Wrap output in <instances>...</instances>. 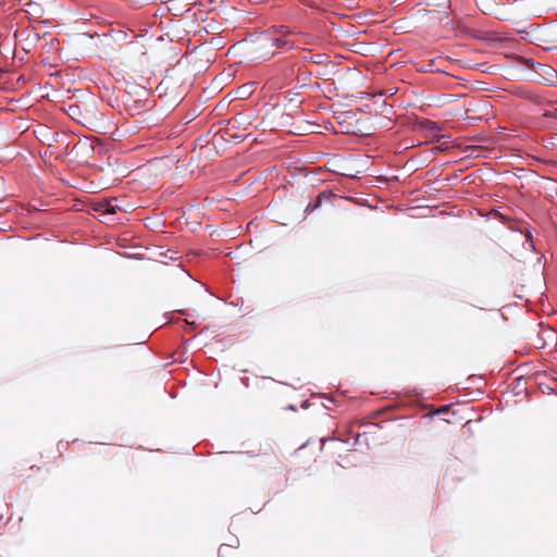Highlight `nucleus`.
Masks as SVG:
<instances>
[{
    "label": "nucleus",
    "instance_id": "f257e3e1",
    "mask_svg": "<svg viewBox=\"0 0 557 557\" xmlns=\"http://www.w3.org/2000/svg\"><path fill=\"white\" fill-rule=\"evenodd\" d=\"M290 30L287 26L271 27V48L272 50L290 51L295 48V42L289 39Z\"/></svg>",
    "mask_w": 557,
    "mask_h": 557
},
{
    "label": "nucleus",
    "instance_id": "f03ea898",
    "mask_svg": "<svg viewBox=\"0 0 557 557\" xmlns=\"http://www.w3.org/2000/svg\"><path fill=\"white\" fill-rule=\"evenodd\" d=\"M270 36H271V28H269L264 32L258 33V34H252L249 37L250 42L256 46V50L257 49L264 50L260 54V57L263 58L264 60H270L277 54V51L272 50V48H271Z\"/></svg>",
    "mask_w": 557,
    "mask_h": 557
},
{
    "label": "nucleus",
    "instance_id": "7ed1b4c3",
    "mask_svg": "<svg viewBox=\"0 0 557 557\" xmlns=\"http://www.w3.org/2000/svg\"><path fill=\"white\" fill-rule=\"evenodd\" d=\"M121 99L125 111L132 116L146 113L156 106V102H145V99H132L128 96H122Z\"/></svg>",
    "mask_w": 557,
    "mask_h": 557
},
{
    "label": "nucleus",
    "instance_id": "20e7f679",
    "mask_svg": "<svg viewBox=\"0 0 557 557\" xmlns=\"http://www.w3.org/2000/svg\"><path fill=\"white\" fill-rule=\"evenodd\" d=\"M38 134L39 140L49 147L53 146L54 144H59L60 146H62L64 144V140L69 138V136L65 133L52 131L47 127L40 128Z\"/></svg>",
    "mask_w": 557,
    "mask_h": 557
},
{
    "label": "nucleus",
    "instance_id": "39448f33",
    "mask_svg": "<svg viewBox=\"0 0 557 557\" xmlns=\"http://www.w3.org/2000/svg\"><path fill=\"white\" fill-rule=\"evenodd\" d=\"M456 29L465 37L473 38L483 42H490L493 40L488 33L474 29L465 23H458Z\"/></svg>",
    "mask_w": 557,
    "mask_h": 557
},
{
    "label": "nucleus",
    "instance_id": "423d86ee",
    "mask_svg": "<svg viewBox=\"0 0 557 557\" xmlns=\"http://www.w3.org/2000/svg\"><path fill=\"white\" fill-rule=\"evenodd\" d=\"M122 96H128L132 99H145V102H156L154 100L150 99L149 89L135 83L127 84Z\"/></svg>",
    "mask_w": 557,
    "mask_h": 557
},
{
    "label": "nucleus",
    "instance_id": "0eeeda50",
    "mask_svg": "<svg viewBox=\"0 0 557 557\" xmlns=\"http://www.w3.org/2000/svg\"><path fill=\"white\" fill-rule=\"evenodd\" d=\"M92 210L103 214H114L117 210H122V208L117 205L116 198H103L92 205Z\"/></svg>",
    "mask_w": 557,
    "mask_h": 557
},
{
    "label": "nucleus",
    "instance_id": "6e6552de",
    "mask_svg": "<svg viewBox=\"0 0 557 557\" xmlns=\"http://www.w3.org/2000/svg\"><path fill=\"white\" fill-rule=\"evenodd\" d=\"M418 128L421 131H425L429 133L432 137H436V140H440L438 134L442 131V127L440 123L432 121V120H420L417 124Z\"/></svg>",
    "mask_w": 557,
    "mask_h": 557
},
{
    "label": "nucleus",
    "instance_id": "1a4fd4ad",
    "mask_svg": "<svg viewBox=\"0 0 557 557\" xmlns=\"http://www.w3.org/2000/svg\"><path fill=\"white\" fill-rule=\"evenodd\" d=\"M66 114L75 122L85 124L86 114L83 113L82 108L77 103H70L65 109Z\"/></svg>",
    "mask_w": 557,
    "mask_h": 557
},
{
    "label": "nucleus",
    "instance_id": "9d476101",
    "mask_svg": "<svg viewBox=\"0 0 557 557\" xmlns=\"http://www.w3.org/2000/svg\"><path fill=\"white\" fill-rule=\"evenodd\" d=\"M321 67L318 69L314 73L315 77L324 78L333 75L335 73L336 64L333 61H324L323 64H319Z\"/></svg>",
    "mask_w": 557,
    "mask_h": 557
},
{
    "label": "nucleus",
    "instance_id": "9b49d317",
    "mask_svg": "<svg viewBox=\"0 0 557 557\" xmlns=\"http://www.w3.org/2000/svg\"><path fill=\"white\" fill-rule=\"evenodd\" d=\"M522 64H524L529 70H533L535 72H539L540 69L543 73L547 75H549L552 72H555V70L549 65L537 63L529 58H523Z\"/></svg>",
    "mask_w": 557,
    "mask_h": 557
},
{
    "label": "nucleus",
    "instance_id": "f8f14e48",
    "mask_svg": "<svg viewBox=\"0 0 557 557\" xmlns=\"http://www.w3.org/2000/svg\"><path fill=\"white\" fill-rule=\"evenodd\" d=\"M420 3L428 7H436L438 9H443L444 15H449L447 9L450 7V0H420Z\"/></svg>",
    "mask_w": 557,
    "mask_h": 557
},
{
    "label": "nucleus",
    "instance_id": "ddd939ff",
    "mask_svg": "<svg viewBox=\"0 0 557 557\" xmlns=\"http://www.w3.org/2000/svg\"><path fill=\"white\" fill-rule=\"evenodd\" d=\"M524 228L525 233L523 234L525 243L528 244L529 248L535 251V245L533 240V227L528 223L524 222Z\"/></svg>",
    "mask_w": 557,
    "mask_h": 557
},
{
    "label": "nucleus",
    "instance_id": "4468645a",
    "mask_svg": "<svg viewBox=\"0 0 557 557\" xmlns=\"http://www.w3.org/2000/svg\"><path fill=\"white\" fill-rule=\"evenodd\" d=\"M326 59H327V54H325V53H315L312 55H304L302 57L304 62H311L317 65L323 64Z\"/></svg>",
    "mask_w": 557,
    "mask_h": 557
},
{
    "label": "nucleus",
    "instance_id": "2eb2a0df",
    "mask_svg": "<svg viewBox=\"0 0 557 557\" xmlns=\"http://www.w3.org/2000/svg\"><path fill=\"white\" fill-rule=\"evenodd\" d=\"M322 205H323V202L321 201V199L315 197L314 199L310 200V202L307 205L304 212L306 215L311 214L312 212H314L315 210L321 208Z\"/></svg>",
    "mask_w": 557,
    "mask_h": 557
},
{
    "label": "nucleus",
    "instance_id": "dca6fc26",
    "mask_svg": "<svg viewBox=\"0 0 557 557\" xmlns=\"http://www.w3.org/2000/svg\"><path fill=\"white\" fill-rule=\"evenodd\" d=\"M299 97L300 92L294 90H289L286 95V99L290 104H294L295 108H298L299 104L301 103V100H298Z\"/></svg>",
    "mask_w": 557,
    "mask_h": 557
},
{
    "label": "nucleus",
    "instance_id": "f3484780",
    "mask_svg": "<svg viewBox=\"0 0 557 557\" xmlns=\"http://www.w3.org/2000/svg\"><path fill=\"white\" fill-rule=\"evenodd\" d=\"M317 197H318L319 199H321V201H322V202H324L325 200L331 201V199H332L333 197H335V194H334L331 189L326 188V189H324V190L320 191V193L317 195Z\"/></svg>",
    "mask_w": 557,
    "mask_h": 557
},
{
    "label": "nucleus",
    "instance_id": "a211bd4d",
    "mask_svg": "<svg viewBox=\"0 0 557 557\" xmlns=\"http://www.w3.org/2000/svg\"><path fill=\"white\" fill-rule=\"evenodd\" d=\"M478 7L483 13H486L487 9L495 3V0H475Z\"/></svg>",
    "mask_w": 557,
    "mask_h": 557
},
{
    "label": "nucleus",
    "instance_id": "6ab92c4d",
    "mask_svg": "<svg viewBox=\"0 0 557 557\" xmlns=\"http://www.w3.org/2000/svg\"><path fill=\"white\" fill-rule=\"evenodd\" d=\"M25 7H29L32 12L34 14H39L41 12V7L40 4L32 1V0H27L25 3H24Z\"/></svg>",
    "mask_w": 557,
    "mask_h": 557
},
{
    "label": "nucleus",
    "instance_id": "aec40b11",
    "mask_svg": "<svg viewBox=\"0 0 557 557\" xmlns=\"http://www.w3.org/2000/svg\"><path fill=\"white\" fill-rule=\"evenodd\" d=\"M187 227L191 233H196L201 227V223L198 221H190L187 222Z\"/></svg>",
    "mask_w": 557,
    "mask_h": 557
},
{
    "label": "nucleus",
    "instance_id": "412c9836",
    "mask_svg": "<svg viewBox=\"0 0 557 557\" xmlns=\"http://www.w3.org/2000/svg\"><path fill=\"white\" fill-rule=\"evenodd\" d=\"M525 99L534 102L535 104H542L543 103V98L539 95H534V94H530L528 96H525Z\"/></svg>",
    "mask_w": 557,
    "mask_h": 557
},
{
    "label": "nucleus",
    "instance_id": "4be33fe9",
    "mask_svg": "<svg viewBox=\"0 0 557 557\" xmlns=\"http://www.w3.org/2000/svg\"><path fill=\"white\" fill-rule=\"evenodd\" d=\"M449 408H450V405H443L438 409H436L432 413V416H438V414H442V413H446V412H448Z\"/></svg>",
    "mask_w": 557,
    "mask_h": 557
},
{
    "label": "nucleus",
    "instance_id": "5701e85b",
    "mask_svg": "<svg viewBox=\"0 0 557 557\" xmlns=\"http://www.w3.org/2000/svg\"><path fill=\"white\" fill-rule=\"evenodd\" d=\"M70 145H71V143H66V144L64 145V152H65L66 154H71V153H73V151L77 148V146L79 145V143H76V144H75L71 149H70Z\"/></svg>",
    "mask_w": 557,
    "mask_h": 557
},
{
    "label": "nucleus",
    "instance_id": "b1692460",
    "mask_svg": "<svg viewBox=\"0 0 557 557\" xmlns=\"http://www.w3.org/2000/svg\"><path fill=\"white\" fill-rule=\"evenodd\" d=\"M234 544H222L220 547H219V557H223L224 556V552L228 548V547H233Z\"/></svg>",
    "mask_w": 557,
    "mask_h": 557
},
{
    "label": "nucleus",
    "instance_id": "393cba45",
    "mask_svg": "<svg viewBox=\"0 0 557 557\" xmlns=\"http://www.w3.org/2000/svg\"><path fill=\"white\" fill-rule=\"evenodd\" d=\"M244 138H245V136H243V135L234 134L231 136V141L238 144V143H242L244 140Z\"/></svg>",
    "mask_w": 557,
    "mask_h": 557
},
{
    "label": "nucleus",
    "instance_id": "a878e982",
    "mask_svg": "<svg viewBox=\"0 0 557 557\" xmlns=\"http://www.w3.org/2000/svg\"><path fill=\"white\" fill-rule=\"evenodd\" d=\"M515 232H518L520 233L521 235H523L525 233V228H524V222L521 223L520 225H518L517 227H513L512 228Z\"/></svg>",
    "mask_w": 557,
    "mask_h": 557
},
{
    "label": "nucleus",
    "instance_id": "bb28decb",
    "mask_svg": "<svg viewBox=\"0 0 557 557\" xmlns=\"http://www.w3.org/2000/svg\"><path fill=\"white\" fill-rule=\"evenodd\" d=\"M238 92H239L242 96H245V95H249V94H250V90H249L248 86H242V87L238 89Z\"/></svg>",
    "mask_w": 557,
    "mask_h": 557
},
{
    "label": "nucleus",
    "instance_id": "cd10ccee",
    "mask_svg": "<svg viewBox=\"0 0 557 557\" xmlns=\"http://www.w3.org/2000/svg\"><path fill=\"white\" fill-rule=\"evenodd\" d=\"M240 382H242V384H243V385H245L246 387H248V386H249V377L244 376V377H242V379H240Z\"/></svg>",
    "mask_w": 557,
    "mask_h": 557
},
{
    "label": "nucleus",
    "instance_id": "c85d7f7f",
    "mask_svg": "<svg viewBox=\"0 0 557 557\" xmlns=\"http://www.w3.org/2000/svg\"><path fill=\"white\" fill-rule=\"evenodd\" d=\"M543 116H545V117H555V114L553 112H550V111H545L543 113Z\"/></svg>",
    "mask_w": 557,
    "mask_h": 557
},
{
    "label": "nucleus",
    "instance_id": "c756f323",
    "mask_svg": "<svg viewBox=\"0 0 557 557\" xmlns=\"http://www.w3.org/2000/svg\"><path fill=\"white\" fill-rule=\"evenodd\" d=\"M413 392L417 398H421L423 396V392H419L417 388H414Z\"/></svg>",
    "mask_w": 557,
    "mask_h": 557
},
{
    "label": "nucleus",
    "instance_id": "7c9ffc66",
    "mask_svg": "<svg viewBox=\"0 0 557 557\" xmlns=\"http://www.w3.org/2000/svg\"><path fill=\"white\" fill-rule=\"evenodd\" d=\"M309 406H310V405H309V401H308V400H302V401H301V407H302V408L307 409V408H309Z\"/></svg>",
    "mask_w": 557,
    "mask_h": 557
},
{
    "label": "nucleus",
    "instance_id": "2f4dec72",
    "mask_svg": "<svg viewBox=\"0 0 557 557\" xmlns=\"http://www.w3.org/2000/svg\"><path fill=\"white\" fill-rule=\"evenodd\" d=\"M314 75L313 72H307V73H304V78H309L310 76Z\"/></svg>",
    "mask_w": 557,
    "mask_h": 557
},
{
    "label": "nucleus",
    "instance_id": "473e14b6",
    "mask_svg": "<svg viewBox=\"0 0 557 557\" xmlns=\"http://www.w3.org/2000/svg\"><path fill=\"white\" fill-rule=\"evenodd\" d=\"M287 410H293L295 411L296 410V406L293 405V404H289L287 407H286Z\"/></svg>",
    "mask_w": 557,
    "mask_h": 557
},
{
    "label": "nucleus",
    "instance_id": "72a5a7b5",
    "mask_svg": "<svg viewBox=\"0 0 557 557\" xmlns=\"http://www.w3.org/2000/svg\"><path fill=\"white\" fill-rule=\"evenodd\" d=\"M457 177H458V175L455 174L454 176H449V177L445 178V181L450 182L453 180H457Z\"/></svg>",
    "mask_w": 557,
    "mask_h": 557
},
{
    "label": "nucleus",
    "instance_id": "f704fd0d",
    "mask_svg": "<svg viewBox=\"0 0 557 557\" xmlns=\"http://www.w3.org/2000/svg\"><path fill=\"white\" fill-rule=\"evenodd\" d=\"M66 445H67V443L65 445H63L62 442H59L58 449L60 450L61 448H64Z\"/></svg>",
    "mask_w": 557,
    "mask_h": 557
},
{
    "label": "nucleus",
    "instance_id": "c9c22d12",
    "mask_svg": "<svg viewBox=\"0 0 557 557\" xmlns=\"http://www.w3.org/2000/svg\"><path fill=\"white\" fill-rule=\"evenodd\" d=\"M300 87H301V88H308V87H310V86H309V85H307V84H302Z\"/></svg>",
    "mask_w": 557,
    "mask_h": 557
}]
</instances>
